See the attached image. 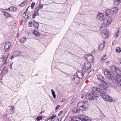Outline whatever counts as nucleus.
I'll list each match as a JSON object with an SVG mask.
<instances>
[{"mask_svg": "<svg viewBox=\"0 0 121 121\" xmlns=\"http://www.w3.org/2000/svg\"><path fill=\"white\" fill-rule=\"evenodd\" d=\"M114 4H118L121 2V0H114Z\"/></svg>", "mask_w": 121, "mask_h": 121, "instance_id": "30", "label": "nucleus"}, {"mask_svg": "<svg viewBox=\"0 0 121 121\" xmlns=\"http://www.w3.org/2000/svg\"><path fill=\"white\" fill-rule=\"evenodd\" d=\"M65 100V98H63L62 99V102H64Z\"/></svg>", "mask_w": 121, "mask_h": 121, "instance_id": "54", "label": "nucleus"}, {"mask_svg": "<svg viewBox=\"0 0 121 121\" xmlns=\"http://www.w3.org/2000/svg\"><path fill=\"white\" fill-rule=\"evenodd\" d=\"M6 60H5L4 63V64H6L7 63V62L6 61Z\"/></svg>", "mask_w": 121, "mask_h": 121, "instance_id": "60", "label": "nucleus"}, {"mask_svg": "<svg viewBox=\"0 0 121 121\" xmlns=\"http://www.w3.org/2000/svg\"><path fill=\"white\" fill-rule=\"evenodd\" d=\"M80 110L78 108H73L72 112L73 113H78L79 112Z\"/></svg>", "mask_w": 121, "mask_h": 121, "instance_id": "20", "label": "nucleus"}, {"mask_svg": "<svg viewBox=\"0 0 121 121\" xmlns=\"http://www.w3.org/2000/svg\"><path fill=\"white\" fill-rule=\"evenodd\" d=\"M9 56V55H7V57H6V60H7V59L8 58V56Z\"/></svg>", "mask_w": 121, "mask_h": 121, "instance_id": "62", "label": "nucleus"}, {"mask_svg": "<svg viewBox=\"0 0 121 121\" xmlns=\"http://www.w3.org/2000/svg\"><path fill=\"white\" fill-rule=\"evenodd\" d=\"M33 25L37 29H38V27L39 26V25L38 22L34 21L33 22Z\"/></svg>", "mask_w": 121, "mask_h": 121, "instance_id": "22", "label": "nucleus"}, {"mask_svg": "<svg viewBox=\"0 0 121 121\" xmlns=\"http://www.w3.org/2000/svg\"><path fill=\"white\" fill-rule=\"evenodd\" d=\"M105 91L103 89V91L100 93V94L101 97L104 99V100L106 99V97L108 96V94L104 92Z\"/></svg>", "mask_w": 121, "mask_h": 121, "instance_id": "14", "label": "nucleus"}, {"mask_svg": "<svg viewBox=\"0 0 121 121\" xmlns=\"http://www.w3.org/2000/svg\"><path fill=\"white\" fill-rule=\"evenodd\" d=\"M8 9L9 11H13V6H11L9 8H8Z\"/></svg>", "mask_w": 121, "mask_h": 121, "instance_id": "38", "label": "nucleus"}, {"mask_svg": "<svg viewBox=\"0 0 121 121\" xmlns=\"http://www.w3.org/2000/svg\"><path fill=\"white\" fill-rule=\"evenodd\" d=\"M75 98H74V97H73V98H72V100L73 101L74 100H75Z\"/></svg>", "mask_w": 121, "mask_h": 121, "instance_id": "57", "label": "nucleus"}, {"mask_svg": "<svg viewBox=\"0 0 121 121\" xmlns=\"http://www.w3.org/2000/svg\"><path fill=\"white\" fill-rule=\"evenodd\" d=\"M104 73L106 77L111 80L114 83H116V78L114 77L111 72L108 70H107L104 71Z\"/></svg>", "mask_w": 121, "mask_h": 121, "instance_id": "3", "label": "nucleus"}, {"mask_svg": "<svg viewBox=\"0 0 121 121\" xmlns=\"http://www.w3.org/2000/svg\"><path fill=\"white\" fill-rule=\"evenodd\" d=\"M118 31L116 32V33L114 35V37L115 38H117L118 37V33L119 32V30H117Z\"/></svg>", "mask_w": 121, "mask_h": 121, "instance_id": "35", "label": "nucleus"}, {"mask_svg": "<svg viewBox=\"0 0 121 121\" xmlns=\"http://www.w3.org/2000/svg\"><path fill=\"white\" fill-rule=\"evenodd\" d=\"M13 63V62L11 63L10 65V68L12 69V65Z\"/></svg>", "mask_w": 121, "mask_h": 121, "instance_id": "51", "label": "nucleus"}, {"mask_svg": "<svg viewBox=\"0 0 121 121\" xmlns=\"http://www.w3.org/2000/svg\"><path fill=\"white\" fill-rule=\"evenodd\" d=\"M116 51L118 53L120 52H121V49L119 47H117L116 48Z\"/></svg>", "mask_w": 121, "mask_h": 121, "instance_id": "29", "label": "nucleus"}, {"mask_svg": "<svg viewBox=\"0 0 121 121\" xmlns=\"http://www.w3.org/2000/svg\"><path fill=\"white\" fill-rule=\"evenodd\" d=\"M106 55L104 56L101 59V62H102L104 61L106 59V58L105 57Z\"/></svg>", "mask_w": 121, "mask_h": 121, "instance_id": "37", "label": "nucleus"}, {"mask_svg": "<svg viewBox=\"0 0 121 121\" xmlns=\"http://www.w3.org/2000/svg\"><path fill=\"white\" fill-rule=\"evenodd\" d=\"M21 52L19 51H14L13 54L15 57L19 56Z\"/></svg>", "mask_w": 121, "mask_h": 121, "instance_id": "19", "label": "nucleus"}, {"mask_svg": "<svg viewBox=\"0 0 121 121\" xmlns=\"http://www.w3.org/2000/svg\"><path fill=\"white\" fill-rule=\"evenodd\" d=\"M60 107V105H57L55 108L56 110H57Z\"/></svg>", "mask_w": 121, "mask_h": 121, "instance_id": "49", "label": "nucleus"}, {"mask_svg": "<svg viewBox=\"0 0 121 121\" xmlns=\"http://www.w3.org/2000/svg\"><path fill=\"white\" fill-rule=\"evenodd\" d=\"M56 116V115L54 116L53 115V116L51 117L50 118V119L51 120H52Z\"/></svg>", "mask_w": 121, "mask_h": 121, "instance_id": "46", "label": "nucleus"}, {"mask_svg": "<svg viewBox=\"0 0 121 121\" xmlns=\"http://www.w3.org/2000/svg\"><path fill=\"white\" fill-rule=\"evenodd\" d=\"M103 21V24L101 27L103 26L104 28L106 29V26H108L109 24L111 23L112 20L109 17L108 19H105Z\"/></svg>", "mask_w": 121, "mask_h": 121, "instance_id": "9", "label": "nucleus"}, {"mask_svg": "<svg viewBox=\"0 0 121 121\" xmlns=\"http://www.w3.org/2000/svg\"><path fill=\"white\" fill-rule=\"evenodd\" d=\"M98 97V95H95L94 93L87 94L86 96V98L87 99L91 100L94 99L97 100Z\"/></svg>", "mask_w": 121, "mask_h": 121, "instance_id": "6", "label": "nucleus"}, {"mask_svg": "<svg viewBox=\"0 0 121 121\" xmlns=\"http://www.w3.org/2000/svg\"><path fill=\"white\" fill-rule=\"evenodd\" d=\"M105 91L103 89V91L100 93V94L101 97L104 99V100L106 99V97L108 96V94L104 92Z\"/></svg>", "mask_w": 121, "mask_h": 121, "instance_id": "15", "label": "nucleus"}, {"mask_svg": "<svg viewBox=\"0 0 121 121\" xmlns=\"http://www.w3.org/2000/svg\"><path fill=\"white\" fill-rule=\"evenodd\" d=\"M28 3V1L27 0L24 1L22 3L19 5V6L21 7H23L27 4Z\"/></svg>", "mask_w": 121, "mask_h": 121, "instance_id": "26", "label": "nucleus"}, {"mask_svg": "<svg viewBox=\"0 0 121 121\" xmlns=\"http://www.w3.org/2000/svg\"><path fill=\"white\" fill-rule=\"evenodd\" d=\"M106 63H108V64L110 63V61H107V62H106Z\"/></svg>", "mask_w": 121, "mask_h": 121, "instance_id": "61", "label": "nucleus"}, {"mask_svg": "<svg viewBox=\"0 0 121 121\" xmlns=\"http://www.w3.org/2000/svg\"><path fill=\"white\" fill-rule=\"evenodd\" d=\"M94 73V71L92 70H91L90 72H89V73L88 74V75H89L91 74V75H92Z\"/></svg>", "mask_w": 121, "mask_h": 121, "instance_id": "44", "label": "nucleus"}, {"mask_svg": "<svg viewBox=\"0 0 121 121\" xmlns=\"http://www.w3.org/2000/svg\"><path fill=\"white\" fill-rule=\"evenodd\" d=\"M58 121V118L57 117H56L52 121Z\"/></svg>", "mask_w": 121, "mask_h": 121, "instance_id": "47", "label": "nucleus"}, {"mask_svg": "<svg viewBox=\"0 0 121 121\" xmlns=\"http://www.w3.org/2000/svg\"><path fill=\"white\" fill-rule=\"evenodd\" d=\"M20 40L21 42L24 43L26 41L27 39L26 37H22L20 39Z\"/></svg>", "mask_w": 121, "mask_h": 121, "instance_id": "27", "label": "nucleus"}, {"mask_svg": "<svg viewBox=\"0 0 121 121\" xmlns=\"http://www.w3.org/2000/svg\"><path fill=\"white\" fill-rule=\"evenodd\" d=\"M30 16V14H28L27 16L28 18Z\"/></svg>", "mask_w": 121, "mask_h": 121, "instance_id": "58", "label": "nucleus"}, {"mask_svg": "<svg viewBox=\"0 0 121 121\" xmlns=\"http://www.w3.org/2000/svg\"><path fill=\"white\" fill-rule=\"evenodd\" d=\"M17 8L16 7H13V11H15L17 10Z\"/></svg>", "mask_w": 121, "mask_h": 121, "instance_id": "50", "label": "nucleus"}, {"mask_svg": "<svg viewBox=\"0 0 121 121\" xmlns=\"http://www.w3.org/2000/svg\"><path fill=\"white\" fill-rule=\"evenodd\" d=\"M120 74L117 75L116 77V83H114L117 86H121V76Z\"/></svg>", "mask_w": 121, "mask_h": 121, "instance_id": "11", "label": "nucleus"}, {"mask_svg": "<svg viewBox=\"0 0 121 121\" xmlns=\"http://www.w3.org/2000/svg\"><path fill=\"white\" fill-rule=\"evenodd\" d=\"M110 68L112 71L115 72L118 75L120 74L121 75V69H119L114 66H111Z\"/></svg>", "mask_w": 121, "mask_h": 121, "instance_id": "10", "label": "nucleus"}, {"mask_svg": "<svg viewBox=\"0 0 121 121\" xmlns=\"http://www.w3.org/2000/svg\"><path fill=\"white\" fill-rule=\"evenodd\" d=\"M43 117L41 116H38L36 118V119L37 121H39L40 120L42 119Z\"/></svg>", "mask_w": 121, "mask_h": 121, "instance_id": "33", "label": "nucleus"}, {"mask_svg": "<svg viewBox=\"0 0 121 121\" xmlns=\"http://www.w3.org/2000/svg\"><path fill=\"white\" fill-rule=\"evenodd\" d=\"M2 13H4L3 14L4 16L6 17V18H7L9 17H10V14L7 12L3 11H2Z\"/></svg>", "mask_w": 121, "mask_h": 121, "instance_id": "25", "label": "nucleus"}, {"mask_svg": "<svg viewBox=\"0 0 121 121\" xmlns=\"http://www.w3.org/2000/svg\"><path fill=\"white\" fill-rule=\"evenodd\" d=\"M14 56L13 55H12L11 56V60H12L14 58Z\"/></svg>", "mask_w": 121, "mask_h": 121, "instance_id": "55", "label": "nucleus"}, {"mask_svg": "<svg viewBox=\"0 0 121 121\" xmlns=\"http://www.w3.org/2000/svg\"><path fill=\"white\" fill-rule=\"evenodd\" d=\"M51 90L52 91V93L53 97L54 98H56V95H55V92L52 89H51Z\"/></svg>", "mask_w": 121, "mask_h": 121, "instance_id": "32", "label": "nucleus"}, {"mask_svg": "<svg viewBox=\"0 0 121 121\" xmlns=\"http://www.w3.org/2000/svg\"><path fill=\"white\" fill-rule=\"evenodd\" d=\"M5 58H6L5 56H3V57L2 58H1L0 59H4L5 60Z\"/></svg>", "mask_w": 121, "mask_h": 121, "instance_id": "53", "label": "nucleus"}, {"mask_svg": "<svg viewBox=\"0 0 121 121\" xmlns=\"http://www.w3.org/2000/svg\"><path fill=\"white\" fill-rule=\"evenodd\" d=\"M29 27H32V22L31 21H30L29 23Z\"/></svg>", "mask_w": 121, "mask_h": 121, "instance_id": "40", "label": "nucleus"}, {"mask_svg": "<svg viewBox=\"0 0 121 121\" xmlns=\"http://www.w3.org/2000/svg\"><path fill=\"white\" fill-rule=\"evenodd\" d=\"M89 105V103L87 102L82 101L78 103L77 106V107L79 109L84 110L88 108Z\"/></svg>", "mask_w": 121, "mask_h": 121, "instance_id": "2", "label": "nucleus"}, {"mask_svg": "<svg viewBox=\"0 0 121 121\" xmlns=\"http://www.w3.org/2000/svg\"><path fill=\"white\" fill-rule=\"evenodd\" d=\"M89 57V55H87L86 54L85 56V58L86 59V60H88V59L89 58H90Z\"/></svg>", "mask_w": 121, "mask_h": 121, "instance_id": "41", "label": "nucleus"}, {"mask_svg": "<svg viewBox=\"0 0 121 121\" xmlns=\"http://www.w3.org/2000/svg\"><path fill=\"white\" fill-rule=\"evenodd\" d=\"M117 12V8L116 7H114L111 9L107 10L106 11L107 16L109 17H112V15Z\"/></svg>", "mask_w": 121, "mask_h": 121, "instance_id": "4", "label": "nucleus"}, {"mask_svg": "<svg viewBox=\"0 0 121 121\" xmlns=\"http://www.w3.org/2000/svg\"><path fill=\"white\" fill-rule=\"evenodd\" d=\"M50 119V118H48L46 120V121H48V120H49V119Z\"/></svg>", "mask_w": 121, "mask_h": 121, "instance_id": "63", "label": "nucleus"}, {"mask_svg": "<svg viewBox=\"0 0 121 121\" xmlns=\"http://www.w3.org/2000/svg\"><path fill=\"white\" fill-rule=\"evenodd\" d=\"M39 10V9L38 7H36L35 9V11L34 12V15L37 16V15H39L38 11Z\"/></svg>", "mask_w": 121, "mask_h": 121, "instance_id": "24", "label": "nucleus"}, {"mask_svg": "<svg viewBox=\"0 0 121 121\" xmlns=\"http://www.w3.org/2000/svg\"><path fill=\"white\" fill-rule=\"evenodd\" d=\"M63 112V111H60L58 115L59 116L61 114H62Z\"/></svg>", "mask_w": 121, "mask_h": 121, "instance_id": "52", "label": "nucleus"}, {"mask_svg": "<svg viewBox=\"0 0 121 121\" xmlns=\"http://www.w3.org/2000/svg\"><path fill=\"white\" fill-rule=\"evenodd\" d=\"M8 69H6L5 70V71L4 73V75H6L7 73L8 72Z\"/></svg>", "mask_w": 121, "mask_h": 121, "instance_id": "43", "label": "nucleus"}, {"mask_svg": "<svg viewBox=\"0 0 121 121\" xmlns=\"http://www.w3.org/2000/svg\"><path fill=\"white\" fill-rule=\"evenodd\" d=\"M11 46V44L9 42H7L5 44L4 49L5 52H7L9 51L10 48Z\"/></svg>", "mask_w": 121, "mask_h": 121, "instance_id": "12", "label": "nucleus"}, {"mask_svg": "<svg viewBox=\"0 0 121 121\" xmlns=\"http://www.w3.org/2000/svg\"><path fill=\"white\" fill-rule=\"evenodd\" d=\"M72 80L75 84H77L79 82V78L75 76H74L72 79Z\"/></svg>", "mask_w": 121, "mask_h": 121, "instance_id": "17", "label": "nucleus"}, {"mask_svg": "<svg viewBox=\"0 0 121 121\" xmlns=\"http://www.w3.org/2000/svg\"><path fill=\"white\" fill-rule=\"evenodd\" d=\"M4 60V59H3L2 61V62H3Z\"/></svg>", "mask_w": 121, "mask_h": 121, "instance_id": "64", "label": "nucleus"}, {"mask_svg": "<svg viewBox=\"0 0 121 121\" xmlns=\"http://www.w3.org/2000/svg\"><path fill=\"white\" fill-rule=\"evenodd\" d=\"M105 18V16L101 13L98 14L97 18V19L101 21H103L104 20Z\"/></svg>", "mask_w": 121, "mask_h": 121, "instance_id": "13", "label": "nucleus"}, {"mask_svg": "<svg viewBox=\"0 0 121 121\" xmlns=\"http://www.w3.org/2000/svg\"><path fill=\"white\" fill-rule=\"evenodd\" d=\"M33 34L35 35L36 36H39L40 35V34L37 31L35 30L34 32H33Z\"/></svg>", "mask_w": 121, "mask_h": 121, "instance_id": "28", "label": "nucleus"}, {"mask_svg": "<svg viewBox=\"0 0 121 121\" xmlns=\"http://www.w3.org/2000/svg\"><path fill=\"white\" fill-rule=\"evenodd\" d=\"M106 99H105V101H109L110 102H111L112 101V98L108 95L107 97H106Z\"/></svg>", "mask_w": 121, "mask_h": 121, "instance_id": "23", "label": "nucleus"}, {"mask_svg": "<svg viewBox=\"0 0 121 121\" xmlns=\"http://www.w3.org/2000/svg\"><path fill=\"white\" fill-rule=\"evenodd\" d=\"M91 63L88 62H86L84 64V66L85 69L88 70L91 68V66L90 64Z\"/></svg>", "mask_w": 121, "mask_h": 121, "instance_id": "16", "label": "nucleus"}, {"mask_svg": "<svg viewBox=\"0 0 121 121\" xmlns=\"http://www.w3.org/2000/svg\"><path fill=\"white\" fill-rule=\"evenodd\" d=\"M98 87H98L95 86L92 88L93 92L95 95H97L103 91V89L105 91H107L108 89V87L102 84L99 85Z\"/></svg>", "mask_w": 121, "mask_h": 121, "instance_id": "1", "label": "nucleus"}, {"mask_svg": "<svg viewBox=\"0 0 121 121\" xmlns=\"http://www.w3.org/2000/svg\"><path fill=\"white\" fill-rule=\"evenodd\" d=\"M77 119H78V117H73V118H72L71 119V121H79L78 120H77Z\"/></svg>", "mask_w": 121, "mask_h": 121, "instance_id": "34", "label": "nucleus"}, {"mask_svg": "<svg viewBox=\"0 0 121 121\" xmlns=\"http://www.w3.org/2000/svg\"><path fill=\"white\" fill-rule=\"evenodd\" d=\"M118 64H121V60H119L117 61Z\"/></svg>", "mask_w": 121, "mask_h": 121, "instance_id": "48", "label": "nucleus"}, {"mask_svg": "<svg viewBox=\"0 0 121 121\" xmlns=\"http://www.w3.org/2000/svg\"><path fill=\"white\" fill-rule=\"evenodd\" d=\"M35 3L34 2H32L31 5V7L32 9H33L35 4Z\"/></svg>", "mask_w": 121, "mask_h": 121, "instance_id": "36", "label": "nucleus"}, {"mask_svg": "<svg viewBox=\"0 0 121 121\" xmlns=\"http://www.w3.org/2000/svg\"><path fill=\"white\" fill-rule=\"evenodd\" d=\"M29 7H30V6H29L28 7V8H27V9L26 10V11L23 14V15H24V16H26V13L28 11V9L29 8Z\"/></svg>", "mask_w": 121, "mask_h": 121, "instance_id": "45", "label": "nucleus"}, {"mask_svg": "<svg viewBox=\"0 0 121 121\" xmlns=\"http://www.w3.org/2000/svg\"><path fill=\"white\" fill-rule=\"evenodd\" d=\"M101 32V36L104 39H105L108 37V33L106 29L104 28L103 26L101 27L100 29Z\"/></svg>", "mask_w": 121, "mask_h": 121, "instance_id": "5", "label": "nucleus"}, {"mask_svg": "<svg viewBox=\"0 0 121 121\" xmlns=\"http://www.w3.org/2000/svg\"><path fill=\"white\" fill-rule=\"evenodd\" d=\"M36 15H33L32 16V17L33 19L35 18V16H36Z\"/></svg>", "mask_w": 121, "mask_h": 121, "instance_id": "56", "label": "nucleus"}, {"mask_svg": "<svg viewBox=\"0 0 121 121\" xmlns=\"http://www.w3.org/2000/svg\"><path fill=\"white\" fill-rule=\"evenodd\" d=\"M90 58H89L87 61L88 62L92 63L94 61V59L93 58V56L91 54H89V57Z\"/></svg>", "mask_w": 121, "mask_h": 121, "instance_id": "18", "label": "nucleus"}, {"mask_svg": "<svg viewBox=\"0 0 121 121\" xmlns=\"http://www.w3.org/2000/svg\"><path fill=\"white\" fill-rule=\"evenodd\" d=\"M4 69H3L1 71V74L4 71Z\"/></svg>", "mask_w": 121, "mask_h": 121, "instance_id": "59", "label": "nucleus"}, {"mask_svg": "<svg viewBox=\"0 0 121 121\" xmlns=\"http://www.w3.org/2000/svg\"><path fill=\"white\" fill-rule=\"evenodd\" d=\"M78 119L82 121H91V119L90 117L83 114H81L78 116Z\"/></svg>", "mask_w": 121, "mask_h": 121, "instance_id": "8", "label": "nucleus"}, {"mask_svg": "<svg viewBox=\"0 0 121 121\" xmlns=\"http://www.w3.org/2000/svg\"><path fill=\"white\" fill-rule=\"evenodd\" d=\"M98 79L101 83L106 85L108 83L106 79L100 75H99L97 77Z\"/></svg>", "mask_w": 121, "mask_h": 121, "instance_id": "7", "label": "nucleus"}, {"mask_svg": "<svg viewBox=\"0 0 121 121\" xmlns=\"http://www.w3.org/2000/svg\"><path fill=\"white\" fill-rule=\"evenodd\" d=\"M14 107L13 106H12L10 109L11 112H13L14 111Z\"/></svg>", "mask_w": 121, "mask_h": 121, "instance_id": "39", "label": "nucleus"}, {"mask_svg": "<svg viewBox=\"0 0 121 121\" xmlns=\"http://www.w3.org/2000/svg\"><path fill=\"white\" fill-rule=\"evenodd\" d=\"M77 77L80 79L82 78L83 77V74L82 72L78 73L77 74Z\"/></svg>", "mask_w": 121, "mask_h": 121, "instance_id": "21", "label": "nucleus"}, {"mask_svg": "<svg viewBox=\"0 0 121 121\" xmlns=\"http://www.w3.org/2000/svg\"><path fill=\"white\" fill-rule=\"evenodd\" d=\"M104 47V45L103 44H101L99 46V50H102L103 49Z\"/></svg>", "mask_w": 121, "mask_h": 121, "instance_id": "31", "label": "nucleus"}, {"mask_svg": "<svg viewBox=\"0 0 121 121\" xmlns=\"http://www.w3.org/2000/svg\"><path fill=\"white\" fill-rule=\"evenodd\" d=\"M43 5L41 3L39 4V7L40 9H41L43 8Z\"/></svg>", "mask_w": 121, "mask_h": 121, "instance_id": "42", "label": "nucleus"}]
</instances>
